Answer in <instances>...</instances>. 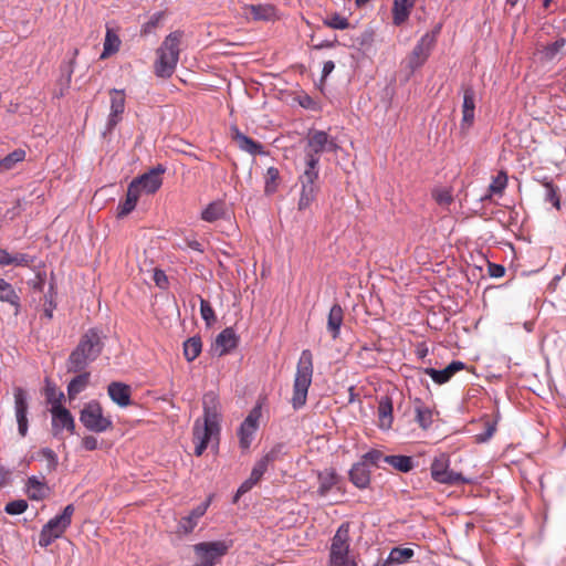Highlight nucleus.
<instances>
[{"mask_svg":"<svg viewBox=\"0 0 566 566\" xmlns=\"http://www.w3.org/2000/svg\"><path fill=\"white\" fill-rule=\"evenodd\" d=\"M203 416L193 423L192 439L196 444L195 454L200 457L209 442L219 441L220 433V400L214 391H208L202 397Z\"/></svg>","mask_w":566,"mask_h":566,"instance_id":"f257e3e1","label":"nucleus"},{"mask_svg":"<svg viewBox=\"0 0 566 566\" xmlns=\"http://www.w3.org/2000/svg\"><path fill=\"white\" fill-rule=\"evenodd\" d=\"M104 343L97 329L91 328L82 335L77 346L70 354L66 366L69 373L83 371L102 353Z\"/></svg>","mask_w":566,"mask_h":566,"instance_id":"f03ea898","label":"nucleus"},{"mask_svg":"<svg viewBox=\"0 0 566 566\" xmlns=\"http://www.w3.org/2000/svg\"><path fill=\"white\" fill-rule=\"evenodd\" d=\"M182 38V31H174L164 39L156 50V60L154 62V73L156 76L169 78L175 73L179 61Z\"/></svg>","mask_w":566,"mask_h":566,"instance_id":"7ed1b4c3","label":"nucleus"},{"mask_svg":"<svg viewBox=\"0 0 566 566\" xmlns=\"http://www.w3.org/2000/svg\"><path fill=\"white\" fill-rule=\"evenodd\" d=\"M336 139L324 130L311 129L305 137L303 167L319 170V156L323 153H336Z\"/></svg>","mask_w":566,"mask_h":566,"instance_id":"20e7f679","label":"nucleus"},{"mask_svg":"<svg viewBox=\"0 0 566 566\" xmlns=\"http://www.w3.org/2000/svg\"><path fill=\"white\" fill-rule=\"evenodd\" d=\"M313 377V355L310 349H304L297 361L293 384L291 403L295 410L305 406L308 388Z\"/></svg>","mask_w":566,"mask_h":566,"instance_id":"39448f33","label":"nucleus"},{"mask_svg":"<svg viewBox=\"0 0 566 566\" xmlns=\"http://www.w3.org/2000/svg\"><path fill=\"white\" fill-rule=\"evenodd\" d=\"M319 170L303 167L297 177L301 186L300 198L297 201V210L306 211L315 202L319 192Z\"/></svg>","mask_w":566,"mask_h":566,"instance_id":"423d86ee","label":"nucleus"},{"mask_svg":"<svg viewBox=\"0 0 566 566\" xmlns=\"http://www.w3.org/2000/svg\"><path fill=\"white\" fill-rule=\"evenodd\" d=\"M73 513L74 506L73 504H69L60 515L51 518L41 530L39 545L41 547H48L56 538H60L71 525Z\"/></svg>","mask_w":566,"mask_h":566,"instance_id":"0eeeda50","label":"nucleus"},{"mask_svg":"<svg viewBox=\"0 0 566 566\" xmlns=\"http://www.w3.org/2000/svg\"><path fill=\"white\" fill-rule=\"evenodd\" d=\"M349 523L345 522L339 525L332 538L329 548V560L327 566H347L349 560Z\"/></svg>","mask_w":566,"mask_h":566,"instance_id":"6e6552de","label":"nucleus"},{"mask_svg":"<svg viewBox=\"0 0 566 566\" xmlns=\"http://www.w3.org/2000/svg\"><path fill=\"white\" fill-rule=\"evenodd\" d=\"M430 474L432 480L440 484L459 485L470 483L469 479L450 469V458L446 453H441L432 460Z\"/></svg>","mask_w":566,"mask_h":566,"instance_id":"1a4fd4ad","label":"nucleus"},{"mask_svg":"<svg viewBox=\"0 0 566 566\" xmlns=\"http://www.w3.org/2000/svg\"><path fill=\"white\" fill-rule=\"evenodd\" d=\"M80 421L90 431L105 432L113 428V421L105 417L99 402L93 400L84 405L80 413Z\"/></svg>","mask_w":566,"mask_h":566,"instance_id":"9d476101","label":"nucleus"},{"mask_svg":"<svg viewBox=\"0 0 566 566\" xmlns=\"http://www.w3.org/2000/svg\"><path fill=\"white\" fill-rule=\"evenodd\" d=\"M231 545V541L201 542L193 545V552L200 560V566H214Z\"/></svg>","mask_w":566,"mask_h":566,"instance_id":"9b49d317","label":"nucleus"},{"mask_svg":"<svg viewBox=\"0 0 566 566\" xmlns=\"http://www.w3.org/2000/svg\"><path fill=\"white\" fill-rule=\"evenodd\" d=\"M436 44V36L432 33H426L418 41L409 56L407 57V66L415 71L428 60L431 50Z\"/></svg>","mask_w":566,"mask_h":566,"instance_id":"f8f14e48","label":"nucleus"},{"mask_svg":"<svg viewBox=\"0 0 566 566\" xmlns=\"http://www.w3.org/2000/svg\"><path fill=\"white\" fill-rule=\"evenodd\" d=\"M463 103L460 129L467 133L474 124L475 118V91L471 85L462 86Z\"/></svg>","mask_w":566,"mask_h":566,"instance_id":"ddd939ff","label":"nucleus"},{"mask_svg":"<svg viewBox=\"0 0 566 566\" xmlns=\"http://www.w3.org/2000/svg\"><path fill=\"white\" fill-rule=\"evenodd\" d=\"M52 416V431L54 436H57L62 430H66L70 433H74L75 421L69 409L57 403L52 406L50 409Z\"/></svg>","mask_w":566,"mask_h":566,"instance_id":"4468645a","label":"nucleus"},{"mask_svg":"<svg viewBox=\"0 0 566 566\" xmlns=\"http://www.w3.org/2000/svg\"><path fill=\"white\" fill-rule=\"evenodd\" d=\"M111 96V112L107 118V130L111 132L122 120V115L125 111V92L124 90L112 88Z\"/></svg>","mask_w":566,"mask_h":566,"instance_id":"2eb2a0df","label":"nucleus"},{"mask_svg":"<svg viewBox=\"0 0 566 566\" xmlns=\"http://www.w3.org/2000/svg\"><path fill=\"white\" fill-rule=\"evenodd\" d=\"M210 502L211 497L195 507L189 515L181 517L178 522L177 533L180 535L190 534L198 525L199 520L206 514Z\"/></svg>","mask_w":566,"mask_h":566,"instance_id":"dca6fc26","label":"nucleus"},{"mask_svg":"<svg viewBox=\"0 0 566 566\" xmlns=\"http://www.w3.org/2000/svg\"><path fill=\"white\" fill-rule=\"evenodd\" d=\"M14 409L19 433L21 437H25L28 432V401L25 391L20 387L14 389Z\"/></svg>","mask_w":566,"mask_h":566,"instance_id":"f3484780","label":"nucleus"},{"mask_svg":"<svg viewBox=\"0 0 566 566\" xmlns=\"http://www.w3.org/2000/svg\"><path fill=\"white\" fill-rule=\"evenodd\" d=\"M164 171L165 169L158 166V168L151 169L149 172H146L139 178L134 179L132 182L137 186V188L140 190V193H155L163 184L160 174Z\"/></svg>","mask_w":566,"mask_h":566,"instance_id":"a211bd4d","label":"nucleus"},{"mask_svg":"<svg viewBox=\"0 0 566 566\" xmlns=\"http://www.w3.org/2000/svg\"><path fill=\"white\" fill-rule=\"evenodd\" d=\"M260 418V410L254 408L249 416L244 419V421L240 426L239 437H240V446L243 449H248L253 439V434L258 429V422Z\"/></svg>","mask_w":566,"mask_h":566,"instance_id":"6ab92c4d","label":"nucleus"},{"mask_svg":"<svg viewBox=\"0 0 566 566\" xmlns=\"http://www.w3.org/2000/svg\"><path fill=\"white\" fill-rule=\"evenodd\" d=\"M243 14L252 21H273L276 18V10L271 4H245Z\"/></svg>","mask_w":566,"mask_h":566,"instance_id":"aec40b11","label":"nucleus"},{"mask_svg":"<svg viewBox=\"0 0 566 566\" xmlns=\"http://www.w3.org/2000/svg\"><path fill=\"white\" fill-rule=\"evenodd\" d=\"M465 365L462 361L453 360L444 369L437 370L428 367L423 373L431 377V379L439 385L448 382L458 371L464 369Z\"/></svg>","mask_w":566,"mask_h":566,"instance_id":"412c9836","label":"nucleus"},{"mask_svg":"<svg viewBox=\"0 0 566 566\" xmlns=\"http://www.w3.org/2000/svg\"><path fill=\"white\" fill-rule=\"evenodd\" d=\"M107 392L109 398L119 407H127L132 403L130 387L120 381H113L108 385Z\"/></svg>","mask_w":566,"mask_h":566,"instance_id":"4be33fe9","label":"nucleus"},{"mask_svg":"<svg viewBox=\"0 0 566 566\" xmlns=\"http://www.w3.org/2000/svg\"><path fill=\"white\" fill-rule=\"evenodd\" d=\"M238 336L230 327L223 329L216 338L214 348L219 356H223L238 346Z\"/></svg>","mask_w":566,"mask_h":566,"instance_id":"5701e85b","label":"nucleus"},{"mask_svg":"<svg viewBox=\"0 0 566 566\" xmlns=\"http://www.w3.org/2000/svg\"><path fill=\"white\" fill-rule=\"evenodd\" d=\"M394 407L392 401L389 397H381L378 401L377 416H378V427L381 430H389L392 427L394 416H392Z\"/></svg>","mask_w":566,"mask_h":566,"instance_id":"b1692460","label":"nucleus"},{"mask_svg":"<svg viewBox=\"0 0 566 566\" xmlns=\"http://www.w3.org/2000/svg\"><path fill=\"white\" fill-rule=\"evenodd\" d=\"M318 489L317 493L319 496H326L329 491L338 483L339 475L333 468L325 469L317 473Z\"/></svg>","mask_w":566,"mask_h":566,"instance_id":"393cba45","label":"nucleus"},{"mask_svg":"<svg viewBox=\"0 0 566 566\" xmlns=\"http://www.w3.org/2000/svg\"><path fill=\"white\" fill-rule=\"evenodd\" d=\"M415 421L423 430H428L433 422V410L427 406L421 399H415Z\"/></svg>","mask_w":566,"mask_h":566,"instance_id":"a878e982","label":"nucleus"},{"mask_svg":"<svg viewBox=\"0 0 566 566\" xmlns=\"http://www.w3.org/2000/svg\"><path fill=\"white\" fill-rule=\"evenodd\" d=\"M140 195V190L137 186L130 182L127 188L125 200L119 202L117 207V217L123 218L129 214L135 209Z\"/></svg>","mask_w":566,"mask_h":566,"instance_id":"bb28decb","label":"nucleus"},{"mask_svg":"<svg viewBox=\"0 0 566 566\" xmlns=\"http://www.w3.org/2000/svg\"><path fill=\"white\" fill-rule=\"evenodd\" d=\"M232 139L237 143L241 150H244L251 155L263 154V146L241 133L237 127L232 128Z\"/></svg>","mask_w":566,"mask_h":566,"instance_id":"cd10ccee","label":"nucleus"},{"mask_svg":"<svg viewBox=\"0 0 566 566\" xmlns=\"http://www.w3.org/2000/svg\"><path fill=\"white\" fill-rule=\"evenodd\" d=\"M349 480L358 489H366L370 483V470L367 464L361 461L355 463L349 471Z\"/></svg>","mask_w":566,"mask_h":566,"instance_id":"c85d7f7f","label":"nucleus"},{"mask_svg":"<svg viewBox=\"0 0 566 566\" xmlns=\"http://www.w3.org/2000/svg\"><path fill=\"white\" fill-rule=\"evenodd\" d=\"M344 321V311L338 303H335L327 316V331L333 339H337Z\"/></svg>","mask_w":566,"mask_h":566,"instance_id":"c756f323","label":"nucleus"},{"mask_svg":"<svg viewBox=\"0 0 566 566\" xmlns=\"http://www.w3.org/2000/svg\"><path fill=\"white\" fill-rule=\"evenodd\" d=\"M415 6V0H394L392 22L395 25L403 24Z\"/></svg>","mask_w":566,"mask_h":566,"instance_id":"7c9ffc66","label":"nucleus"},{"mask_svg":"<svg viewBox=\"0 0 566 566\" xmlns=\"http://www.w3.org/2000/svg\"><path fill=\"white\" fill-rule=\"evenodd\" d=\"M25 491L30 500L41 501L48 496L50 489L44 481L33 475L28 479Z\"/></svg>","mask_w":566,"mask_h":566,"instance_id":"2f4dec72","label":"nucleus"},{"mask_svg":"<svg viewBox=\"0 0 566 566\" xmlns=\"http://www.w3.org/2000/svg\"><path fill=\"white\" fill-rule=\"evenodd\" d=\"M120 43H122V41H120L119 36L117 35V33L115 32V30L107 28L101 59L102 60L107 59L112 54H115L116 52H118V50L120 48Z\"/></svg>","mask_w":566,"mask_h":566,"instance_id":"473e14b6","label":"nucleus"},{"mask_svg":"<svg viewBox=\"0 0 566 566\" xmlns=\"http://www.w3.org/2000/svg\"><path fill=\"white\" fill-rule=\"evenodd\" d=\"M384 462L392 467L399 472L407 473L413 469V461L408 455H387Z\"/></svg>","mask_w":566,"mask_h":566,"instance_id":"72a5a7b5","label":"nucleus"},{"mask_svg":"<svg viewBox=\"0 0 566 566\" xmlns=\"http://www.w3.org/2000/svg\"><path fill=\"white\" fill-rule=\"evenodd\" d=\"M27 153L22 148H17L2 159H0V171H8L15 167L18 163L25 159Z\"/></svg>","mask_w":566,"mask_h":566,"instance_id":"f704fd0d","label":"nucleus"},{"mask_svg":"<svg viewBox=\"0 0 566 566\" xmlns=\"http://www.w3.org/2000/svg\"><path fill=\"white\" fill-rule=\"evenodd\" d=\"M224 216L223 201H213L201 212V219L207 222H214Z\"/></svg>","mask_w":566,"mask_h":566,"instance_id":"c9c22d12","label":"nucleus"},{"mask_svg":"<svg viewBox=\"0 0 566 566\" xmlns=\"http://www.w3.org/2000/svg\"><path fill=\"white\" fill-rule=\"evenodd\" d=\"M90 373H82L74 377L67 386V395L70 399H74L88 385Z\"/></svg>","mask_w":566,"mask_h":566,"instance_id":"e433bc0d","label":"nucleus"},{"mask_svg":"<svg viewBox=\"0 0 566 566\" xmlns=\"http://www.w3.org/2000/svg\"><path fill=\"white\" fill-rule=\"evenodd\" d=\"M413 551L407 547H395L390 551L388 558L386 559L384 566H388L391 564H403L408 562L413 556Z\"/></svg>","mask_w":566,"mask_h":566,"instance_id":"4c0bfd02","label":"nucleus"},{"mask_svg":"<svg viewBox=\"0 0 566 566\" xmlns=\"http://www.w3.org/2000/svg\"><path fill=\"white\" fill-rule=\"evenodd\" d=\"M202 342L198 336L188 338L184 343V355L188 361L195 360L201 353Z\"/></svg>","mask_w":566,"mask_h":566,"instance_id":"58836bf2","label":"nucleus"},{"mask_svg":"<svg viewBox=\"0 0 566 566\" xmlns=\"http://www.w3.org/2000/svg\"><path fill=\"white\" fill-rule=\"evenodd\" d=\"M265 185L264 192L266 195H272L277 190L279 181H280V171L275 167H269L265 174Z\"/></svg>","mask_w":566,"mask_h":566,"instance_id":"ea45409f","label":"nucleus"},{"mask_svg":"<svg viewBox=\"0 0 566 566\" xmlns=\"http://www.w3.org/2000/svg\"><path fill=\"white\" fill-rule=\"evenodd\" d=\"M0 301L13 305L15 307V314H18L20 307V297L8 282H6L3 289L0 291Z\"/></svg>","mask_w":566,"mask_h":566,"instance_id":"a19ab883","label":"nucleus"},{"mask_svg":"<svg viewBox=\"0 0 566 566\" xmlns=\"http://www.w3.org/2000/svg\"><path fill=\"white\" fill-rule=\"evenodd\" d=\"M542 184L546 189L545 200L551 202L556 209H559L560 201L558 195V187L547 179H544Z\"/></svg>","mask_w":566,"mask_h":566,"instance_id":"79ce46f5","label":"nucleus"},{"mask_svg":"<svg viewBox=\"0 0 566 566\" xmlns=\"http://www.w3.org/2000/svg\"><path fill=\"white\" fill-rule=\"evenodd\" d=\"M506 186L507 174L502 170L493 178L492 182L489 186V192L491 195H502Z\"/></svg>","mask_w":566,"mask_h":566,"instance_id":"37998d69","label":"nucleus"},{"mask_svg":"<svg viewBox=\"0 0 566 566\" xmlns=\"http://www.w3.org/2000/svg\"><path fill=\"white\" fill-rule=\"evenodd\" d=\"M432 197L440 206L447 207L453 202L452 190L447 187L433 189Z\"/></svg>","mask_w":566,"mask_h":566,"instance_id":"c03bdc74","label":"nucleus"},{"mask_svg":"<svg viewBox=\"0 0 566 566\" xmlns=\"http://www.w3.org/2000/svg\"><path fill=\"white\" fill-rule=\"evenodd\" d=\"M324 24L328 28L336 30H345L349 28V21L347 18L333 13L324 20Z\"/></svg>","mask_w":566,"mask_h":566,"instance_id":"a18cd8bd","label":"nucleus"},{"mask_svg":"<svg viewBox=\"0 0 566 566\" xmlns=\"http://www.w3.org/2000/svg\"><path fill=\"white\" fill-rule=\"evenodd\" d=\"M200 314L207 326H211L216 323V314L211 304L202 297H200Z\"/></svg>","mask_w":566,"mask_h":566,"instance_id":"49530a36","label":"nucleus"},{"mask_svg":"<svg viewBox=\"0 0 566 566\" xmlns=\"http://www.w3.org/2000/svg\"><path fill=\"white\" fill-rule=\"evenodd\" d=\"M45 396L48 402H50L52 406L62 403V400L64 399V394L62 391H57L55 385L49 380H46Z\"/></svg>","mask_w":566,"mask_h":566,"instance_id":"de8ad7c7","label":"nucleus"},{"mask_svg":"<svg viewBox=\"0 0 566 566\" xmlns=\"http://www.w3.org/2000/svg\"><path fill=\"white\" fill-rule=\"evenodd\" d=\"M39 458L46 461V468L49 471H54L57 467V455L50 448H43L39 451Z\"/></svg>","mask_w":566,"mask_h":566,"instance_id":"09e8293b","label":"nucleus"},{"mask_svg":"<svg viewBox=\"0 0 566 566\" xmlns=\"http://www.w3.org/2000/svg\"><path fill=\"white\" fill-rule=\"evenodd\" d=\"M565 43H566L565 39L559 38L555 42L548 44L544 49L545 57L548 60H553L560 52V50L565 46Z\"/></svg>","mask_w":566,"mask_h":566,"instance_id":"8fccbe9b","label":"nucleus"},{"mask_svg":"<svg viewBox=\"0 0 566 566\" xmlns=\"http://www.w3.org/2000/svg\"><path fill=\"white\" fill-rule=\"evenodd\" d=\"M30 262L31 258L25 253H18L15 255H11L8 252L6 265L28 266Z\"/></svg>","mask_w":566,"mask_h":566,"instance_id":"3c124183","label":"nucleus"},{"mask_svg":"<svg viewBox=\"0 0 566 566\" xmlns=\"http://www.w3.org/2000/svg\"><path fill=\"white\" fill-rule=\"evenodd\" d=\"M27 509H28V503L25 500H15V501L9 502L6 505L4 511L10 515H18V514H22L23 512H25Z\"/></svg>","mask_w":566,"mask_h":566,"instance_id":"603ef678","label":"nucleus"},{"mask_svg":"<svg viewBox=\"0 0 566 566\" xmlns=\"http://www.w3.org/2000/svg\"><path fill=\"white\" fill-rule=\"evenodd\" d=\"M386 457L387 455H385L381 451L373 449L363 455V461L366 464L369 463L379 467L380 462H384V458Z\"/></svg>","mask_w":566,"mask_h":566,"instance_id":"864d4df0","label":"nucleus"},{"mask_svg":"<svg viewBox=\"0 0 566 566\" xmlns=\"http://www.w3.org/2000/svg\"><path fill=\"white\" fill-rule=\"evenodd\" d=\"M269 465L260 459L253 467L250 478L254 480L256 483L261 480L263 474L268 471Z\"/></svg>","mask_w":566,"mask_h":566,"instance_id":"5fc2aeb1","label":"nucleus"},{"mask_svg":"<svg viewBox=\"0 0 566 566\" xmlns=\"http://www.w3.org/2000/svg\"><path fill=\"white\" fill-rule=\"evenodd\" d=\"M282 451L283 444H276L262 458V460L265 462V464L270 465L280 459Z\"/></svg>","mask_w":566,"mask_h":566,"instance_id":"6e6d98bb","label":"nucleus"},{"mask_svg":"<svg viewBox=\"0 0 566 566\" xmlns=\"http://www.w3.org/2000/svg\"><path fill=\"white\" fill-rule=\"evenodd\" d=\"M256 484V482L254 480H252L250 476L249 479H247L238 489L237 491V494L234 496V502L238 501V499L240 496H242L243 494H245L247 492H249L254 485Z\"/></svg>","mask_w":566,"mask_h":566,"instance_id":"4d7b16f0","label":"nucleus"},{"mask_svg":"<svg viewBox=\"0 0 566 566\" xmlns=\"http://www.w3.org/2000/svg\"><path fill=\"white\" fill-rule=\"evenodd\" d=\"M153 280L156 285L160 289H166L168 285V279L164 271L156 269L154 271Z\"/></svg>","mask_w":566,"mask_h":566,"instance_id":"13d9d810","label":"nucleus"},{"mask_svg":"<svg viewBox=\"0 0 566 566\" xmlns=\"http://www.w3.org/2000/svg\"><path fill=\"white\" fill-rule=\"evenodd\" d=\"M495 423H492L490 421L486 422L485 431L476 436V440L479 442H485L488 441L495 432Z\"/></svg>","mask_w":566,"mask_h":566,"instance_id":"bf43d9fd","label":"nucleus"},{"mask_svg":"<svg viewBox=\"0 0 566 566\" xmlns=\"http://www.w3.org/2000/svg\"><path fill=\"white\" fill-rule=\"evenodd\" d=\"M82 446L87 451H93L97 449L98 442L97 439L93 436H86L82 439Z\"/></svg>","mask_w":566,"mask_h":566,"instance_id":"052dcab7","label":"nucleus"},{"mask_svg":"<svg viewBox=\"0 0 566 566\" xmlns=\"http://www.w3.org/2000/svg\"><path fill=\"white\" fill-rule=\"evenodd\" d=\"M489 274L492 277H502L505 274V268L500 264L490 263L489 264Z\"/></svg>","mask_w":566,"mask_h":566,"instance_id":"680f3d73","label":"nucleus"},{"mask_svg":"<svg viewBox=\"0 0 566 566\" xmlns=\"http://www.w3.org/2000/svg\"><path fill=\"white\" fill-rule=\"evenodd\" d=\"M335 69L333 61H326L323 65L322 80L324 81Z\"/></svg>","mask_w":566,"mask_h":566,"instance_id":"e2e57ef3","label":"nucleus"},{"mask_svg":"<svg viewBox=\"0 0 566 566\" xmlns=\"http://www.w3.org/2000/svg\"><path fill=\"white\" fill-rule=\"evenodd\" d=\"M187 245L191 250H195V251H198V252H203L202 244L199 241H197V240H188L187 241Z\"/></svg>","mask_w":566,"mask_h":566,"instance_id":"0e129e2a","label":"nucleus"},{"mask_svg":"<svg viewBox=\"0 0 566 566\" xmlns=\"http://www.w3.org/2000/svg\"><path fill=\"white\" fill-rule=\"evenodd\" d=\"M9 480V472L0 468V486L4 485Z\"/></svg>","mask_w":566,"mask_h":566,"instance_id":"69168bd1","label":"nucleus"},{"mask_svg":"<svg viewBox=\"0 0 566 566\" xmlns=\"http://www.w3.org/2000/svg\"><path fill=\"white\" fill-rule=\"evenodd\" d=\"M334 46V42H331V41H323L321 43H317V44H314L313 45V49L314 50H322L324 48H332Z\"/></svg>","mask_w":566,"mask_h":566,"instance_id":"338daca9","label":"nucleus"},{"mask_svg":"<svg viewBox=\"0 0 566 566\" xmlns=\"http://www.w3.org/2000/svg\"><path fill=\"white\" fill-rule=\"evenodd\" d=\"M8 251L4 249H0V265H6Z\"/></svg>","mask_w":566,"mask_h":566,"instance_id":"774afa93","label":"nucleus"}]
</instances>
